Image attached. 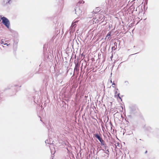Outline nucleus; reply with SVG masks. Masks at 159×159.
Here are the masks:
<instances>
[{"mask_svg":"<svg viewBox=\"0 0 159 159\" xmlns=\"http://www.w3.org/2000/svg\"><path fill=\"white\" fill-rule=\"evenodd\" d=\"M78 21L76 20L73 22L72 23L71 25L70 26V30H73L75 29V27H76L77 23H78Z\"/></svg>","mask_w":159,"mask_h":159,"instance_id":"3","label":"nucleus"},{"mask_svg":"<svg viewBox=\"0 0 159 159\" xmlns=\"http://www.w3.org/2000/svg\"><path fill=\"white\" fill-rule=\"evenodd\" d=\"M95 137L97 138L99 141L102 138L98 134H94Z\"/></svg>","mask_w":159,"mask_h":159,"instance_id":"6","label":"nucleus"},{"mask_svg":"<svg viewBox=\"0 0 159 159\" xmlns=\"http://www.w3.org/2000/svg\"><path fill=\"white\" fill-rule=\"evenodd\" d=\"M79 3H82V2H81L80 1H79Z\"/></svg>","mask_w":159,"mask_h":159,"instance_id":"18","label":"nucleus"},{"mask_svg":"<svg viewBox=\"0 0 159 159\" xmlns=\"http://www.w3.org/2000/svg\"><path fill=\"white\" fill-rule=\"evenodd\" d=\"M100 143H101V142H102V141H103L104 140L102 139L100 140L99 141Z\"/></svg>","mask_w":159,"mask_h":159,"instance_id":"13","label":"nucleus"},{"mask_svg":"<svg viewBox=\"0 0 159 159\" xmlns=\"http://www.w3.org/2000/svg\"><path fill=\"white\" fill-rule=\"evenodd\" d=\"M101 145L102 146H105L107 145L105 143V141H102V142H101Z\"/></svg>","mask_w":159,"mask_h":159,"instance_id":"8","label":"nucleus"},{"mask_svg":"<svg viewBox=\"0 0 159 159\" xmlns=\"http://www.w3.org/2000/svg\"><path fill=\"white\" fill-rule=\"evenodd\" d=\"M111 83H112V81H111Z\"/></svg>","mask_w":159,"mask_h":159,"instance_id":"23","label":"nucleus"},{"mask_svg":"<svg viewBox=\"0 0 159 159\" xmlns=\"http://www.w3.org/2000/svg\"><path fill=\"white\" fill-rule=\"evenodd\" d=\"M111 32H109L107 34V35L105 39H108L109 38L110 36H111Z\"/></svg>","mask_w":159,"mask_h":159,"instance_id":"7","label":"nucleus"},{"mask_svg":"<svg viewBox=\"0 0 159 159\" xmlns=\"http://www.w3.org/2000/svg\"><path fill=\"white\" fill-rule=\"evenodd\" d=\"M124 84L126 86H128L129 84V82L128 81H125L124 82Z\"/></svg>","mask_w":159,"mask_h":159,"instance_id":"9","label":"nucleus"},{"mask_svg":"<svg viewBox=\"0 0 159 159\" xmlns=\"http://www.w3.org/2000/svg\"><path fill=\"white\" fill-rule=\"evenodd\" d=\"M84 1H83V3H84Z\"/></svg>","mask_w":159,"mask_h":159,"instance_id":"22","label":"nucleus"},{"mask_svg":"<svg viewBox=\"0 0 159 159\" xmlns=\"http://www.w3.org/2000/svg\"><path fill=\"white\" fill-rule=\"evenodd\" d=\"M4 45H7V46H8L10 45V44H8L7 43H5L4 44Z\"/></svg>","mask_w":159,"mask_h":159,"instance_id":"15","label":"nucleus"},{"mask_svg":"<svg viewBox=\"0 0 159 159\" xmlns=\"http://www.w3.org/2000/svg\"><path fill=\"white\" fill-rule=\"evenodd\" d=\"M75 13L77 15H80L82 12L81 11L79 7H76L75 9Z\"/></svg>","mask_w":159,"mask_h":159,"instance_id":"4","label":"nucleus"},{"mask_svg":"<svg viewBox=\"0 0 159 159\" xmlns=\"http://www.w3.org/2000/svg\"><path fill=\"white\" fill-rule=\"evenodd\" d=\"M147 151H146L145 152V153H147Z\"/></svg>","mask_w":159,"mask_h":159,"instance_id":"20","label":"nucleus"},{"mask_svg":"<svg viewBox=\"0 0 159 159\" xmlns=\"http://www.w3.org/2000/svg\"><path fill=\"white\" fill-rule=\"evenodd\" d=\"M80 66V64L78 62L75 63V66L74 70V73L76 72L78 75L79 74V68Z\"/></svg>","mask_w":159,"mask_h":159,"instance_id":"2","label":"nucleus"},{"mask_svg":"<svg viewBox=\"0 0 159 159\" xmlns=\"http://www.w3.org/2000/svg\"><path fill=\"white\" fill-rule=\"evenodd\" d=\"M7 2H6V4H11V3L10 2L11 1V0H7Z\"/></svg>","mask_w":159,"mask_h":159,"instance_id":"10","label":"nucleus"},{"mask_svg":"<svg viewBox=\"0 0 159 159\" xmlns=\"http://www.w3.org/2000/svg\"><path fill=\"white\" fill-rule=\"evenodd\" d=\"M119 143H117V146H118V145H119Z\"/></svg>","mask_w":159,"mask_h":159,"instance_id":"19","label":"nucleus"},{"mask_svg":"<svg viewBox=\"0 0 159 159\" xmlns=\"http://www.w3.org/2000/svg\"><path fill=\"white\" fill-rule=\"evenodd\" d=\"M120 94V93H118V94H117V96H118L119 97V98L120 99H121V98H120V96H119Z\"/></svg>","mask_w":159,"mask_h":159,"instance_id":"11","label":"nucleus"},{"mask_svg":"<svg viewBox=\"0 0 159 159\" xmlns=\"http://www.w3.org/2000/svg\"><path fill=\"white\" fill-rule=\"evenodd\" d=\"M116 43H116H114V44H115Z\"/></svg>","mask_w":159,"mask_h":159,"instance_id":"24","label":"nucleus"},{"mask_svg":"<svg viewBox=\"0 0 159 159\" xmlns=\"http://www.w3.org/2000/svg\"><path fill=\"white\" fill-rule=\"evenodd\" d=\"M2 20V23L6 27L9 29L10 23L9 20L5 17H2L1 18Z\"/></svg>","mask_w":159,"mask_h":159,"instance_id":"1","label":"nucleus"},{"mask_svg":"<svg viewBox=\"0 0 159 159\" xmlns=\"http://www.w3.org/2000/svg\"><path fill=\"white\" fill-rule=\"evenodd\" d=\"M148 1V0H146V2H145V3L144 4V5L145 4H147Z\"/></svg>","mask_w":159,"mask_h":159,"instance_id":"12","label":"nucleus"},{"mask_svg":"<svg viewBox=\"0 0 159 159\" xmlns=\"http://www.w3.org/2000/svg\"><path fill=\"white\" fill-rule=\"evenodd\" d=\"M89 30H92V29H90Z\"/></svg>","mask_w":159,"mask_h":159,"instance_id":"25","label":"nucleus"},{"mask_svg":"<svg viewBox=\"0 0 159 159\" xmlns=\"http://www.w3.org/2000/svg\"><path fill=\"white\" fill-rule=\"evenodd\" d=\"M117 93V91H116V93H116H116Z\"/></svg>","mask_w":159,"mask_h":159,"instance_id":"21","label":"nucleus"},{"mask_svg":"<svg viewBox=\"0 0 159 159\" xmlns=\"http://www.w3.org/2000/svg\"><path fill=\"white\" fill-rule=\"evenodd\" d=\"M113 49H114V50L115 49V47H112V50H113Z\"/></svg>","mask_w":159,"mask_h":159,"instance_id":"17","label":"nucleus"},{"mask_svg":"<svg viewBox=\"0 0 159 159\" xmlns=\"http://www.w3.org/2000/svg\"><path fill=\"white\" fill-rule=\"evenodd\" d=\"M103 148L102 149V150L104 151H106L105 153L107 154V155L108 156V153L109 152V151L108 147L107 146V145H106L105 146H103Z\"/></svg>","mask_w":159,"mask_h":159,"instance_id":"5","label":"nucleus"},{"mask_svg":"<svg viewBox=\"0 0 159 159\" xmlns=\"http://www.w3.org/2000/svg\"><path fill=\"white\" fill-rule=\"evenodd\" d=\"M1 44H3L4 45V44H5L4 43V42L3 41H2V40L1 41Z\"/></svg>","mask_w":159,"mask_h":159,"instance_id":"14","label":"nucleus"},{"mask_svg":"<svg viewBox=\"0 0 159 159\" xmlns=\"http://www.w3.org/2000/svg\"><path fill=\"white\" fill-rule=\"evenodd\" d=\"M116 85L115 84V83H112V85Z\"/></svg>","mask_w":159,"mask_h":159,"instance_id":"16","label":"nucleus"}]
</instances>
